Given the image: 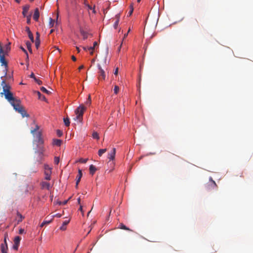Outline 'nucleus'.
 <instances>
[{"mask_svg": "<svg viewBox=\"0 0 253 253\" xmlns=\"http://www.w3.org/2000/svg\"><path fill=\"white\" fill-rule=\"evenodd\" d=\"M1 85L2 86L3 92L1 94H4L5 98L13 106L20 102V100L14 96L13 93L10 91L11 87L9 84H5L4 81H2Z\"/></svg>", "mask_w": 253, "mask_h": 253, "instance_id": "nucleus-1", "label": "nucleus"}, {"mask_svg": "<svg viewBox=\"0 0 253 253\" xmlns=\"http://www.w3.org/2000/svg\"><path fill=\"white\" fill-rule=\"evenodd\" d=\"M86 110V107L84 106L83 105L79 106L76 110H75V113L77 115V116L75 120H77L79 122H82L83 120V116L84 113V111Z\"/></svg>", "mask_w": 253, "mask_h": 253, "instance_id": "nucleus-2", "label": "nucleus"}, {"mask_svg": "<svg viewBox=\"0 0 253 253\" xmlns=\"http://www.w3.org/2000/svg\"><path fill=\"white\" fill-rule=\"evenodd\" d=\"M14 109L17 111L19 113L21 114L22 117H29V115H28L24 110V107L21 105V102L17 103V104H15L13 106Z\"/></svg>", "mask_w": 253, "mask_h": 253, "instance_id": "nucleus-3", "label": "nucleus"}, {"mask_svg": "<svg viewBox=\"0 0 253 253\" xmlns=\"http://www.w3.org/2000/svg\"><path fill=\"white\" fill-rule=\"evenodd\" d=\"M44 151V148L43 147H40L39 150L38 151L36 152L35 158L37 162L41 163L42 161L44 156L43 152Z\"/></svg>", "mask_w": 253, "mask_h": 253, "instance_id": "nucleus-4", "label": "nucleus"}, {"mask_svg": "<svg viewBox=\"0 0 253 253\" xmlns=\"http://www.w3.org/2000/svg\"><path fill=\"white\" fill-rule=\"evenodd\" d=\"M5 54L3 49L0 47V62L1 63V65H4L5 67H7V63L5 59Z\"/></svg>", "mask_w": 253, "mask_h": 253, "instance_id": "nucleus-5", "label": "nucleus"}, {"mask_svg": "<svg viewBox=\"0 0 253 253\" xmlns=\"http://www.w3.org/2000/svg\"><path fill=\"white\" fill-rule=\"evenodd\" d=\"M97 67L99 70V71L98 72V79L99 80H104L106 76L104 71L103 70L100 65L98 64L97 65Z\"/></svg>", "mask_w": 253, "mask_h": 253, "instance_id": "nucleus-6", "label": "nucleus"}, {"mask_svg": "<svg viewBox=\"0 0 253 253\" xmlns=\"http://www.w3.org/2000/svg\"><path fill=\"white\" fill-rule=\"evenodd\" d=\"M21 238L19 236H16L14 240V245H13V249L15 250H17L20 244Z\"/></svg>", "mask_w": 253, "mask_h": 253, "instance_id": "nucleus-7", "label": "nucleus"}, {"mask_svg": "<svg viewBox=\"0 0 253 253\" xmlns=\"http://www.w3.org/2000/svg\"><path fill=\"white\" fill-rule=\"evenodd\" d=\"M25 31L27 33V34L28 35V37H29V39H30V40L31 41V42H34V36H33V35L31 31H30L29 27H26Z\"/></svg>", "mask_w": 253, "mask_h": 253, "instance_id": "nucleus-8", "label": "nucleus"}, {"mask_svg": "<svg viewBox=\"0 0 253 253\" xmlns=\"http://www.w3.org/2000/svg\"><path fill=\"white\" fill-rule=\"evenodd\" d=\"M116 154V149L114 148L112 151L108 153V158L110 160H113L115 159Z\"/></svg>", "mask_w": 253, "mask_h": 253, "instance_id": "nucleus-9", "label": "nucleus"}, {"mask_svg": "<svg viewBox=\"0 0 253 253\" xmlns=\"http://www.w3.org/2000/svg\"><path fill=\"white\" fill-rule=\"evenodd\" d=\"M82 170L81 169H79L78 170V174L76 177V187H78V184L79 183L80 180H81V179L82 177Z\"/></svg>", "mask_w": 253, "mask_h": 253, "instance_id": "nucleus-10", "label": "nucleus"}, {"mask_svg": "<svg viewBox=\"0 0 253 253\" xmlns=\"http://www.w3.org/2000/svg\"><path fill=\"white\" fill-rule=\"evenodd\" d=\"M40 17V12L39 9L38 8H36L35 10L34 14L33 15V19L37 21L39 20Z\"/></svg>", "mask_w": 253, "mask_h": 253, "instance_id": "nucleus-11", "label": "nucleus"}, {"mask_svg": "<svg viewBox=\"0 0 253 253\" xmlns=\"http://www.w3.org/2000/svg\"><path fill=\"white\" fill-rule=\"evenodd\" d=\"M41 186H42V189H47V190H49L50 188V185L49 184V183L47 182H45V181H42V183H41Z\"/></svg>", "mask_w": 253, "mask_h": 253, "instance_id": "nucleus-12", "label": "nucleus"}, {"mask_svg": "<svg viewBox=\"0 0 253 253\" xmlns=\"http://www.w3.org/2000/svg\"><path fill=\"white\" fill-rule=\"evenodd\" d=\"M51 170H44L45 179L49 180L51 179Z\"/></svg>", "mask_w": 253, "mask_h": 253, "instance_id": "nucleus-13", "label": "nucleus"}, {"mask_svg": "<svg viewBox=\"0 0 253 253\" xmlns=\"http://www.w3.org/2000/svg\"><path fill=\"white\" fill-rule=\"evenodd\" d=\"M30 6L29 5H26L23 7L22 14L24 17L27 16V13L29 9Z\"/></svg>", "mask_w": 253, "mask_h": 253, "instance_id": "nucleus-14", "label": "nucleus"}, {"mask_svg": "<svg viewBox=\"0 0 253 253\" xmlns=\"http://www.w3.org/2000/svg\"><path fill=\"white\" fill-rule=\"evenodd\" d=\"M210 183L209 184V186H211V188H214L217 187V185L215 182L212 179V177L210 178Z\"/></svg>", "mask_w": 253, "mask_h": 253, "instance_id": "nucleus-15", "label": "nucleus"}, {"mask_svg": "<svg viewBox=\"0 0 253 253\" xmlns=\"http://www.w3.org/2000/svg\"><path fill=\"white\" fill-rule=\"evenodd\" d=\"M118 228H120V229H123V230H128V231H133L131 229H130L129 228L127 227L126 225H125L122 223H120Z\"/></svg>", "mask_w": 253, "mask_h": 253, "instance_id": "nucleus-16", "label": "nucleus"}, {"mask_svg": "<svg viewBox=\"0 0 253 253\" xmlns=\"http://www.w3.org/2000/svg\"><path fill=\"white\" fill-rule=\"evenodd\" d=\"M96 170V169L93 165L89 166V172L91 175H93Z\"/></svg>", "mask_w": 253, "mask_h": 253, "instance_id": "nucleus-17", "label": "nucleus"}, {"mask_svg": "<svg viewBox=\"0 0 253 253\" xmlns=\"http://www.w3.org/2000/svg\"><path fill=\"white\" fill-rule=\"evenodd\" d=\"M17 217L16 218V220H17V224H19L22 221V219L24 218V217L19 212L17 213Z\"/></svg>", "mask_w": 253, "mask_h": 253, "instance_id": "nucleus-18", "label": "nucleus"}, {"mask_svg": "<svg viewBox=\"0 0 253 253\" xmlns=\"http://www.w3.org/2000/svg\"><path fill=\"white\" fill-rule=\"evenodd\" d=\"M7 245H6V246L3 244L1 245V251L2 253H7Z\"/></svg>", "mask_w": 253, "mask_h": 253, "instance_id": "nucleus-19", "label": "nucleus"}, {"mask_svg": "<svg viewBox=\"0 0 253 253\" xmlns=\"http://www.w3.org/2000/svg\"><path fill=\"white\" fill-rule=\"evenodd\" d=\"M70 220H66L63 222L62 225L60 227V229L61 230H65L66 229V226L69 223Z\"/></svg>", "mask_w": 253, "mask_h": 253, "instance_id": "nucleus-20", "label": "nucleus"}, {"mask_svg": "<svg viewBox=\"0 0 253 253\" xmlns=\"http://www.w3.org/2000/svg\"><path fill=\"white\" fill-rule=\"evenodd\" d=\"M62 141L60 139H53V145L60 146L61 144Z\"/></svg>", "mask_w": 253, "mask_h": 253, "instance_id": "nucleus-21", "label": "nucleus"}, {"mask_svg": "<svg viewBox=\"0 0 253 253\" xmlns=\"http://www.w3.org/2000/svg\"><path fill=\"white\" fill-rule=\"evenodd\" d=\"M116 17L117 18V20L116 21V22H115V23L114 24V27L115 29H117V28L118 26L119 22V19H120V15L119 14L116 15Z\"/></svg>", "mask_w": 253, "mask_h": 253, "instance_id": "nucleus-22", "label": "nucleus"}, {"mask_svg": "<svg viewBox=\"0 0 253 253\" xmlns=\"http://www.w3.org/2000/svg\"><path fill=\"white\" fill-rule=\"evenodd\" d=\"M63 121L64 124L66 126H70V122L69 118L67 117L64 118Z\"/></svg>", "mask_w": 253, "mask_h": 253, "instance_id": "nucleus-23", "label": "nucleus"}, {"mask_svg": "<svg viewBox=\"0 0 253 253\" xmlns=\"http://www.w3.org/2000/svg\"><path fill=\"white\" fill-rule=\"evenodd\" d=\"M80 32L81 35L83 36V38L84 40L87 38V33L86 32H85L83 30H81Z\"/></svg>", "mask_w": 253, "mask_h": 253, "instance_id": "nucleus-24", "label": "nucleus"}, {"mask_svg": "<svg viewBox=\"0 0 253 253\" xmlns=\"http://www.w3.org/2000/svg\"><path fill=\"white\" fill-rule=\"evenodd\" d=\"M92 137L94 139H96L97 140H98L99 139V136L98 133L96 131L93 132V133L92 134Z\"/></svg>", "mask_w": 253, "mask_h": 253, "instance_id": "nucleus-25", "label": "nucleus"}, {"mask_svg": "<svg viewBox=\"0 0 253 253\" xmlns=\"http://www.w3.org/2000/svg\"><path fill=\"white\" fill-rule=\"evenodd\" d=\"M41 90L42 92H44V93H46V94H50L51 93V92H50V91H49V90H47V89H46L44 87H43V86H42V87H41Z\"/></svg>", "mask_w": 253, "mask_h": 253, "instance_id": "nucleus-26", "label": "nucleus"}, {"mask_svg": "<svg viewBox=\"0 0 253 253\" xmlns=\"http://www.w3.org/2000/svg\"><path fill=\"white\" fill-rule=\"evenodd\" d=\"M107 151L106 149H99L98 151V155L99 156H101L103 154L105 153Z\"/></svg>", "mask_w": 253, "mask_h": 253, "instance_id": "nucleus-27", "label": "nucleus"}, {"mask_svg": "<svg viewBox=\"0 0 253 253\" xmlns=\"http://www.w3.org/2000/svg\"><path fill=\"white\" fill-rule=\"evenodd\" d=\"M26 45H27V47L28 50L29 51V52H32V48H31V43H30V42H29V41H27L26 42Z\"/></svg>", "mask_w": 253, "mask_h": 253, "instance_id": "nucleus-28", "label": "nucleus"}, {"mask_svg": "<svg viewBox=\"0 0 253 253\" xmlns=\"http://www.w3.org/2000/svg\"><path fill=\"white\" fill-rule=\"evenodd\" d=\"M37 94L38 95V96H39V98L40 99H41V100H44L45 99V97L44 96L42 95L40 92L39 91H37Z\"/></svg>", "mask_w": 253, "mask_h": 253, "instance_id": "nucleus-29", "label": "nucleus"}, {"mask_svg": "<svg viewBox=\"0 0 253 253\" xmlns=\"http://www.w3.org/2000/svg\"><path fill=\"white\" fill-rule=\"evenodd\" d=\"M91 97H90V95H89L87 100L85 102V104L86 105L89 106L91 104Z\"/></svg>", "mask_w": 253, "mask_h": 253, "instance_id": "nucleus-30", "label": "nucleus"}, {"mask_svg": "<svg viewBox=\"0 0 253 253\" xmlns=\"http://www.w3.org/2000/svg\"><path fill=\"white\" fill-rule=\"evenodd\" d=\"M97 44H98L97 42H93V46L89 47L87 48V49L88 50H93L94 49L95 47L97 45Z\"/></svg>", "mask_w": 253, "mask_h": 253, "instance_id": "nucleus-31", "label": "nucleus"}, {"mask_svg": "<svg viewBox=\"0 0 253 253\" xmlns=\"http://www.w3.org/2000/svg\"><path fill=\"white\" fill-rule=\"evenodd\" d=\"M10 43H9L8 44L6 45L5 50L4 51V54H6V53L10 49Z\"/></svg>", "mask_w": 253, "mask_h": 253, "instance_id": "nucleus-32", "label": "nucleus"}, {"mask_svg": "<svg viewBox=\"0 0 253 253\" xmlns=\"http://www.w3.org/2000/svg\"><path fill=\"white\" fill-rule=\"evenodd\" d=\"M49 25L50 27L51 28L53 26L54 20H53L51 18H49Z\"/></svg>", "mask_w": 253, "mask_h": 253, "instance_id": "nucleus-33", "label": "nucleus"}, {"mask_svg": "<svg viewBox=\"0 0 253 253\" xmlns=\"http://www.w3.org/2000/svg\"><path fill=\"white\" fill-rule=\"evenodd\" d=\"M119 91V87L118 85H115L114 88V93L117 94Z\"/></svg>", "mask_w": 253, "mask_h": 253, "instance_id": "nucleus-34", "label": "nucleus"}, {"mask_svg": "<svg viewBox=\"0 0 253 253\" xmlns=\"http://www.w3.org/2000/svg\"><path fill=\"white\" fill-rule=\"evenodd\" d=\"M133 5H132V4H131L130 5V10H129V11L128 12L129 16H130L132 14V13L133 12Z\"/></svg>", "mask_w": 253, "mask_h": 253, "instance_id": "nucleus-35", "label": "nucleus"}, {"mask_svg": "<svg viewBox=\"0 0 253 253\" xmlns=\"http://www.w3.org/2000/svg\"><path fill=\"white\" fill-rule=\"evenodd\" d=\"M26 17L27 18V23L28 24H30V22H31V14H30L29 15H27Z\"/></svg>", "mask_w": 253, "mask_h": 253, "instance_id": "nucleus-36", "label": "nucleus"}, {"mask_svg": "<svg viewBox=\"0 0 253 253\" xmlns=\"http://www.w3.org/2000/svg\"><path fill=\"white\" fill-rule=\"evenodd\" d=\"M56 133L59 137H61L63 135L62 131L59 129L57 130Z\"/></svg>", "mask_w": 253, "mask_h": 253, "instance_id": "nucleus-37", "label": "nucleus"}, {"mask_svg": "<svg viewBox=\"0 0 253 253\" xmlns=\"http://www.w3.org/2000/svg\"><path fill=\"white\" fill-rule=\"evenodd\" d=\"M88 159H83V158H81L79 160V162L81 163H86Z\"/></svg>", "mask_w": 253, "mask_h": 253, "instance_id": "nucleus-38", "label": "nucleus"}, {"mask_svg": "<svg viewBox=\"0 0 253 253\" xmlns=\"http://www.w3.org/2000/svg\"><path fill=\"white\" fill-rule=\"evenodd\" d=\"M40 45V41L35 40V46L38 49Z\"/></svg>", "mask_w": 253, "mask_h": 253, "instance_id": "nucleus-39", "label": "nucleus"}, {"mask_svg": "<svg viewBox=\"0 0 253 253\" xmlns=\"http://www.w3.org/2000/svg\"><path fill=\"white\" fill-rule=\"evenodd\" d=\"M39 128V127L38 126H36V128L34 129H32L31 130V132L32 133V134H34L37 130H38Z\"/></svg>", "mask_w": 253, "mask_h": 253, "instance_id": "nucleus-40", "label": "nucleus"}, {"mask_svg": "<svg viewBox=\"0 0 253 253\" xmlns=\"http://www.w3.org/2000/svg\"><path fill=\"white\" fill-rule=\"evenodd\" d=\"M59 158L57 157H55L54 158V163L56 165L58 164L59 162Z\"/></svg>", "mask_w": 253, "mask_h": 253, "instance_id": "nucleus-41", "label": "nucleus"}, {"mask_svg": "<svg viewBox=\"0 0 253 253\" xmlns=\"http://www.w3.org/2000/svg\"><path fill=\"white\" fill-rule=\"evenodd\" d=\"M51 170V168L49 167V166L47 165H44V170Z\"/></svg>", "mask_w": 253, "mask_h": 253, "instance_id": "nucleus-42", "label": "nucleus"}, {"mask_svg": "<svg viewBox=\"0 0 253 253\" xmlns=\"http://www.w3.org/2000/svg\"><path fill=\"white\" fill-rule=\"evenodd\" d=\"M61 216V214H60V213H57V214H55L54 215H53L51 216V218H52V219H53V218L54 217H60Z\"/></svg>", "mask_w": 253, "mask_h": 253, "instance_id": "nucleus-43", "label": "nucleus"}, {"mask_svg": "<svg viewBox=\"0 0 253 253\" xmlns=\"http://www.w3.org/2000/svg\"><path fill=\"white\" fill-rule=\"evenodd\" d=\"M192 24L193 26H197L198 25V21L196 19H195L192 21Z\"/></svg>", "mask_w": 253, "mask_h": 253, "instance_id": "nucleus-44", "label": "nucleus"}, {"mask_svg": "<svg viewBox=\"0 0 253 253\" xmlns=\"http://www.w3.org/2000/svg\"><path fill=\"white\" fill-rule=\"evenodd\" d=\"M40 33L39 32H37L36 40L40 41Z\"/></svg>", "mask_w": 253, "mask_h": 253, "instance_id": "nucleus-45", "label": "nucleus"}, {"mask_svg": "<svg viewBox=\"0 0 253 253\" xmlns=\"http://www.w3.org/2000/svg\"><path fill=\"white\" fill-rule=\"evenodd\" d=\"M35 82H37V83L39 84V85H41L42 84V82L37 79H35Z\"/></svg>", "mask_w": 253, "mask_h": 253, "instance_id": "nucleus-46", "label": "nucleus"}, {"mask_svg": "<svg viewBox=\"0 0 253 253\" xmlns=\"http://www.w3.org/2000/svg\"><path fill=\"white\" fill-rule=\"evenodd\" d=\"M52 218H51L50 219H48V220H44V221H45L46 222V224H49L51 222V221H52Z\"/></svg>", "mask_w": 253, "mask_h": 253, "instance_id": "nucleus-47", "label": "nucleus"}, {"mask_svg": "<svg viewBox=\"0 0 253 253\" xmlns=\"http://www.w3.org/2000/svg\"><path fill=\"white\" fill-rule=\"evenodd\" d=\"M39 143H43V140L41 138V134L40 133L39 134Z\"/></svg>", "mask_w": 253, "mask_h": 253, "instance_id": "nucleus-48", "label": "nucleus"}, {"mask_svg": "<svg viewBox=\"0 0 253 253\" xmlns=\"http://www.w3.org/2000/svg\"><path fill=\"white\" fill-rule=\"evenodd\" d=\"M24 232V230L22 228H20L19 230V233L20 234H23Z\"/></svg>", "mask_w": 253, "mask_h": 253, "instance_id": "nucleus-49", "label": "nucleus"}, {"mask_svg": "<svg viewBox=\"0 0 253 253\" xmlns=\"http://www.w3.org/2000/svg\"><path fill=\"white\" fill-rule=\"evenodd\" d=\"M30 77L31 78H33L34 79V80H35V79H37L33 73H32V74L30 75Z\"/></svg>", "mask_w": 253, "mask_h": 253, "instance_id": "nucleus-50", "label": "nucleus"}, {"mask_svg": "<svg viewBox=\"0 0 253 253\" xmlns=\"http://www.w3.org/2000/svg\"><path fill=\"white\" fill-rule=\"evenodd\" d=\"M21 49L26 54L27 58H28V53H27V51L23 47H21Z\"/></svg>", "mask_w": 253, "mask_h": 253, "instance_id": "nucleus-51", "label": "nucleus"}, {"mask_svg": "<svg viewBox=\"0 0 253 253\" xmlns=\"http://www.w3.org/2000/svg\"><path fill=\"white\" fill-rule=\"evenodd\" d=\"M114 74L115 75H117L118 74V68H117L115 70V72L114 73Z\"/></svg>", "mask_w": 253, "mask_h": 253, "instance_id": "nucleus-52", "label": "nucleus"}, {"mask_svg": "<svg viewBox=\"0 0 253 253\" xmlns=\"http://www.w3.org/2000/svg\"><path fill=\"white\" fill-rule=\"evenodd\" d=\"M70 198H69L68 200H65L63 202H62V205H66L68 201L70 199Z\"/></svg>", "mask_w": 253, "mask_h": 253, "instance_id": "nucleus-53", "label": "nucleus"}, {"mask_svg": "<svg viewBox=\"0 0 253 253\" xmlns=\"http://www.w3.org/2000/svg\"><path fill=\"white\" fill-rule=\"evenodd\" d=\"M45 224H46V222L43 221L42 223L41 224L40 226L41 227H42Z\"/></svg>", "mask_w": 253, "mask_h": 253, "instance_id": "nucleus-54", "label": "nucleus"}, {"mask_svg": "<svg viewBox=\"0 0 253 253\" xmlns=\"http://www.w3.org/2000/svg\"><path fill=\"white\" fill-rule=\"evenodd\" d=\"M84 68V65H82L80 66L79 67V71H80L81 70L83 69Z\"/></svg>", "mask_w": 253, "mask_h": 253, "instance_id": "nucleus-55", "label": "nucleus"}, {"mask_svg": "<svg viewBox=\"0 0 253 253\" xmlns=\"http://www.w3.org/2000/svg\"><path fill=\"white\" fill-rule=\"evenodd\" d=\"M72 59L74 61H76V58L74 55H73V56H72Z\"/></svg>", "mask_w": 253, "mask_h": 253, "instance_id": "nucleus-56", "label": "nucleus"}, {"mask_svg": "<svg viewBox=\"0 0 253 253\" xmlns=\"http://www.w3.org/2000/svg\"><path fill=\"white\" fill-rule=\"evenodd\" d=\"M127 35H128V33H127L126 34H125L124 37V39H123V41H122L123 42L124 39L127 37Z\"/></svg>", "mask_w": 253, "mask_h": 253, "instance_id": "nucleus-57", "label": "nucleus"}, {"mask_svg": "<svg viewBox=\"0 0 253 253\" xmlns=\"http://www.w3.org/2000/svg\"><path fill=\"white\" fill-rule=\"evenodd\" d=\"M123 42H122V43H121V44L120 45V46H119V48H118V51H120V50H121V46H122V45L123 44Z\"/></svg>", "mask_w": 253, "mask_h": 253, "instance_id": "nucleus-58", "label": "nucleus"}, {"mask_svg": "<svg viewBox=\"0 0 253 253\" xmlns=\"http://www.w3.org/2000/svg\"><path fill=\"white\" fill-rule=\"evenodd\" d=\"M79 210H80L81 212H83V207H82V206H80V207Z\"/></svg>", "mask_w": 253, "mask_h": 253, "instance_id": "nucleus-59", "label": "nucleus"}, {"mask_svg": "<svg viewBox=\"0 0 253 253\" xmlns=\"http://www.w3.org/2000/svg\"><path fill=\"white\" fill-rule=\"evenodd\" d=\"M80 202H81V198L79 197L78 199V204H80Z\"/></svg>", "mask_w": 253, "mask_h": 253, "instance_id": "nucleus-60", "label": "nucleus"}, {"mask_svg": "<svg viewBox=\"0 0 253 253\" xmlns=\"http://www.w3.org/2000/svg\"><path fill=\"white\" fill-rule=\"evenodd\" d=\"M57 204H59V205H62V203L61 202H57Z\"/></svg>", "mask_w": 253, "mask_h": 253, "instance_id": "nucleus-61", "label": "nucleus"}, {"mask_svg": "<svg viewBox=\"0 0 253 253\" xmlns=\"http://www.w3.org/2000/svg\"><path fill=\"white\" fill-rule=\"evenodd\" d=\"M4 241L5 245L6 246V245H7L6 240V237L4 238Z\"/></svg>", "mask_w": 253, "mask_h": 253, "instance_id": "nucleus-62", "label": "nucleus"}, {"mask_svg": "<svg viewBox=\"0 0 253 253\" xmlns=\"http://www.w3.org/2000/svg\"><path fill=\"white\" fill-rule=\"evenodd\" d=\"M15 1H16L17 3H20L21 0H15Z\"/></svg>", "mask_w": 253, "mask_h": 253, "instance_id": "nucleus-63", "label": "nucleus"}, {"mask_svg": "<svg viewBox=\"0 0 253 253\" xmlns=\"http://www.w3.org/2000/svg\"><path fill=\"white\" fill-rule=\"evenodd\" d=\"M76 48H77V50L78 52H80V49H79V47H76Z\"/></svg>", "mask_w": 253, "mask_h": 253, "instance_id": "nucleus-64", "label": "nucleus"}]
</instances>
